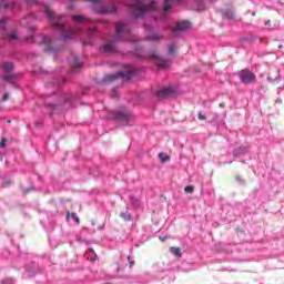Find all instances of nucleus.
<instances>
[{"label":"nucleus","instance_id":"f257e3e1","mask_svg":"<svg viewBox=\"0 0 284 284\" xmlns=\"http://www.w3.org/2000/svg\"><path fill=\"white\" fill-rule=\"evenodd\" d=\"M44 14H47L52 28L60 32L61 41H70L72 39H79V34H85L88 43H92V39L99 34V31L94 27H89L85 29V26H92V21L83 16H73L72 19L77 23V28H69L65 24V17L59 16L50 9V7H43Z\"/></svg>","mask_w":284,"mask_h":284},{"label":"nucleus","instance_id":"f03ea898","mask_svg":"<svg viewBox=\"0 0 284 284\" xmlns=\"http://www.w3.org/2000/svg\"><path fill=\"white\" fill-rule=\"evenodd\" d=\"M74 95L72 93H64L59 91L44 98V105L49 111V114H55L61 110H70L74 108Z\"/></svg>","mask_w":284,"mask_h":284},{"label":"nucleus","instance_id":"7ed1b4c3","mask_svg":"<svg viewBox=\"0 0 284 284\" xmlns=\"http://www.w3.org/2000/svg\"><path fill=\"white\" fill-rule=\"evenodd\" d=\"M6 26H8V17H2L0 19V39L2 43H6V41H9V43H37V34L34 33V28H32V32L29 37L21 38L19 37V33H17V30L8 33Z\"/></svg>","mask_w":284,"mask_h":284},{"label":"nucleus","instance_id":"20e7f679","mask_svg":"<svg viewBox=\"0 0 284 284\" xmlns=\"http://www.w3.org/2000/svg\"><path fill=\"white\" fill-rule=\"evenodd\" d=\"M130 10L134 19H145V12H152V10H156V1L152 0L148 4L142 0H136L135 3L131 4Z\"/></svg>","mask_w":284,"mask_h":284},{"label":"nucleus","instance_id":"39448f33","mask_svg":"<svg viewBox=\"0 0 284 284\" xmlns=\"http://www.w3.org/2000/svg\"><path fill=\"white\" fill-rule=\"evenodd\" d=\"M115 41H126L130 43L136 42L135 38H132V29L130 26L123 22L115 23Z\"/></svg>","mask_w":284,"mask_h":284},{"label":"nucleus","instance_id":"423d86ee","mask_svg":"<svg viewBox=\"0 0 284 284\" xmlns=\"http://www.w3.org/2000/svg\"><path fill=\"white\" fill-rule=\"evenodd\" d=\"M3 72V81L10 83L13 88H19V84L14 82L16 79H20L21 75L19 73H14V63L13 62H3L1 64Z\"/></svg>","mask_w":284,"mask_h":284},{"label":"nucleus","instance_id":"0eeeda50","mask_svg":"<svg viewBox=\"0 0 284 284\" xmlns=\"http://www.w3.org/2000/svg\"><path fill=\"white\" fill-rule=\"evenodd\" d=\"M91 8L99 14H115L116 4L114 1H110L108 4L103 0H91Z\"/></svg>","mask_w":284,"mask_h":284},{"label":"nucleus","instance_id":"6e6552de","mask_svg":"<svg viewBox=\"0 0 284 284\" xmlns=\"http://www.w3.org/2000/svg\"><path fill=\"white\" fill-rule=\"evenodd\" d=\"M42 45H44V52H49V54H57L59 50H61V45L59 42L60 39L52 38L50 36H40Z\"/></svg>","mask_w":284,"mask_h":284},{"label":"nucleus","instance_id":"1a4fd4ad","mask_svg":"<svg viewBox=\"0 0 284 284\" xmlns=\"http://www.w3.org/2000/svg\"><path fill=\"white\" fill-rule=\"evenodd\" d=\"M135 71L133 69L125 71H118L115 73L106 74L102 79L103 84L112 83V81H116V79H122V81H130L132 77H134Z\"/></svg>","mask_w":284,"mask_h":284},{"label":"nucleus","instance_id":"9d476101","mask_svg":"<svg viewBox=\"0 0 284 284\" xmlns=\"http://www.w3.org/2000/svg\"><path fill=\"white\" fill-rule=\"evenodd\" d=\"M111 114L114 121H118L120 125H132V121L134 120L132 112L128 109L115 110Z\"/></svg>","mask_w":284,"mask_h":284},{"label":"nucleus","instance_id":"9b49d317","mask_svg":"<svg viewBox=\"0 0 284 284\" xmlns=\"http://www.w3.org/2000/svg\"><path fill=\"white\" fill-rule=\"evenodd\" d=\"M237 77L244 85H250V83H254L256 81V74H254L250 69H243L237 73Z\"/></svg>","mask_w":284,"mask_h":284},{"label":"nucleus","instance_id":"f8f14e48","mask_svg":"<svg viewBox=\"0 0 284 284\" xmlns=\"http://www.w3.org/2000/svg\"><path fill=\"white\" fill-rule=\"evenodd\" d=\"M173 37H180L181 32H185V30H190V21L183 20L178 21L175 27L171 29Z\"/></svg>","mask_w":284,"mask_h":284},{"label":"nucleus","instance_id":"ddd939ff","mask_svg":"<svg viewBox=\"0 0 284 284\" xmlns=\"http://www.w3.org/2000/svg\"><path fill=\"white\" fill-rule=\"evenodd\" d=\"M151 59L155 61L158 68H160L161 70H166V68H170V65H172V60L163 59L159 57L156 53H153L151 55Z\"/></svg>","mask_w":284,"mask_h":284},{"label":"nucleus","instance_id":"4468645a","mask_svg":"<svg viewBox=\"0 0 284 284\" xmlns=\"http://www.w3.org/2000/svg\"><path fill=\"white\" fill-rule=\"evenodd\" d=\"M100 51L103 54L110 55V54H119V48H116V44L114 42H108L104 43L101 48Z\"/></svg>","mask_w":284,"mask_h":284},{"label":"nucleus","instance_id":"2eb2a0df","mask_svg":"<svg viewBox=\"0 0 284 284\" xmlns=\"http://www.w3.org/2000/svg\"><path fill=\"white\" fill-rule=\"evenodd\" d=\"M63 83H65V77L60 73L52 78V81L47 84V88H55V90H59V88H61Z\"/></svg>","mask_w":284,"mask_h":284},{"label":"nucleus","instance_id":"dca6fc26","mask_svg":"<svg viewBox=\"0 0 284 284\" xmlns=\"http://www.w3.org/2000/svg\"><path fill=\"white\" fill-rule=\"evenodd\" d=\"M68 61L70 65L73 67V72H77V70H80V68H83V61H81V59L74 54H71L68 58Z\"/></svg>","mask_w":284,"mask_h":284},{"label":"nucleus","instance_id":"f3484780","mask_svg":"<svg viewBox=\"0 0 284 284\" xmlns=\"http://www.w3.org/2000/svg\"><path fill=\"white\" fill-rule=\"evenodd\" d=\"M190 9L196 12H203L205 10V0H189Z\"/></svg>","mask_w":284,"mask_h":284},{"label":"nucleus","instance_id":"a211bd4d","mask_svg":"<svg viewBox=\"0 0 284 284\" xmlns=\"http://www.w3.org/2000/svg\"><path fill=\"white\" fill-rule=\"evenodd\" d=\"M174 95V88L168 87L163 88L156 92L158 99H170V97Z\"/></svg>","mask_w":284,"mask_h":284},{"label":"nucleus","instance_id":"6ab92c4d","mask_svg":"<svg viewBox=\"0 0 284 284\" xmlns=\"http://www.w3.org/2000/svg\"><path fill=\"white\" fill-rule=\"evenodd\" d=\"M174 3H178V4L183 3V0H164V2H163V11L165 13L170 12V10H172V6Z\"/></svg>","mask_w":284,"mask_h":284},{"label":"nucleus","instance_id":"aec40b11","mask_svg":"<svg viewBox=\"0 0 284 284\" xmlns=\"http://www.w3.org/2000/svg\"><path fill=\"white\" fill-rule=\"evenodd\" d=\"M250 146L241 145L233 150V156L235 159H239V156L245 155L246 152H248Z\"/></svg>","mask_w":284,"mask_h":284},{"label":"nucleus","instance_id":"412c9836","mask_svg":"<svg viewBox=\"0 0 284 284\" xmlns=\"http://www.w3.org/2000/svg\"><path fill=\"white\" fill-rule=\"evenodd\" d=\"M161 39H163V34L156 33V32H153V33L146 36V41L159 42V41H161Z\"/></svg>","mask_w":284,"mask_h":284},{"label":"nucleus","instance_id":"4be33fe9","mask_svg":"<svg viewBox=\"0 0 284 284\" xmlns=\"http://www.w3.org/2000/svg\"><path fill=\"white\" fill-rule=\"evenodd\" d=\"M1 8H4L6 10H14L17 8V2H6L4 0L0 3Z\"/></svg>","mask_w":284,"mask_h":284},{"label":"nucleus","instance_id":"5701e85b","mask_svg":"<svg viewBox=\"0 0 284 284\" xmlns=\"http://www.w3.org/2000/svg\"><path fill=\"white\" fill-rule=\"evenodd\" d=\"M223 17H225V19H234V12L230 9H226L224 12H223Z\"/></svg>","mask_w":284,"mask_h":284},{"label":"nucleus","instance_id":"b1692460","mask_svg":"<svg viewBox=\"0 0 284 284\" xmlns=\"http://www.w3.org/2000/svg\"><path fill=\"white\" fill-rule=\"evenodd\" d=\"M171 254H174V256H181V248L172 246L170 248Z\"/></svg>","mask_w":284,"mask_h":284},{"label":"nucleus","instance_id":"393cba45","mask_svg":"<svg viewBox=\"0 0 284 284\" xmlns=\"http://www.w3.org/2000/svg\"><path fill=\"white\" fill-rule=\"evenodd\" d=\"M120 216L124 221H132V215H130V213H128V212L121 213Z\"/></svg>","mask_w":284,"mask_h":284},{"label":"nucleus","instance_id":"a878e982","mask_svg":"<svg viewBox=\"0 0 284 284\" xmlns=\"http://www.w3.org/2000/svg\"><path fill=\"white\" fill-rule=\"evenodd\" d=\"M176 52V45L175 44H169V54L172 57Z\"/></svg>","mask_w":284,"mask_h":284},{"label":"nucleus","instance_id":"bb28decb","mask_svg":"<svg viewBox=\"0 0 284 284\" xmlns=\"http://www.w3.org/2000/svg\"><path fill=\"white\" fill-rule=\"evenodd\" d=\"M87 254H91V257H88L90 261H97V254H94V250L90 248Z\"/></svg>","mask_w":284,"mask_h":284},{"label":"nucleus","instance_id":"cd10ccee","mask_svg":"<svg viewBox=\"0 0 284 284\" xmlns=\"http://www.w3.org/2000/svg\"><path fill=\"white\" fill-rule=\"evenodd\" d=\"M159 159L160 161H162V163H165L166 161H169L170 158L165 156L164 153H159Z\"/></svg>","mask_w":284,"mask_h":284},{"label":"nucleus","instance_id":"c85d7f7f","mask_svg":"<svg viewBox=\"0 0 284 284\" xmlns=\"http://www.w3.org/2000/svg\"><path fill=\"white\" fill-rule=\"evenodd\" d=\"M184 192H186V194H192V192H194V186H192V185L185 186Z\"/></svg>","mask_w":284,"mask_h":284},{"label":"nucleus","instance_id":"c756f323","mask_svg":"<svg viewBox=\"0 0 284 284\" xmlns=\"http://www.w3.org/2000/svg\"><path fill=\"white\" fill-rule=\"evenodd\" d=\"M2 284H14V278L7 277V278L2 280Z\"/></svg>","mask_w":284,"mask_h":284},{"label":"nucleus","instance_id":"7c9ffc66","mask_svg":"<svg viewBox=\"0 0 284 284\" xmlns=\"http://www.w3.org/2000/svg\"><path fill=\"white\" fill-rule=\"evenodd\" d=\"M235 181H237V183H240V185H245V180H243V178L240 176V175H237V176L235 178Z\"/></svg>","mask_w":284,"mask_h":284},{"label":"nucleus","instance_id":"2f4dec72","mask_svg":"<svg viewBox=\"0 0 284 284\" xmlns=\"http://www.w3.org/2000/svg\"><path fill=\"white\" fill-rule=\"evenodd\" d=\"M71 217L73 221H75V223H79V216H77V213H71Z\"/></svg>","mask_w":284,"mask_h":284},{"label":"nucleus","instance_id":"473e14b6","mask_svg":"<svg viewBox=\"0 0 284 284\" xmlns=\"http://www.w3.org/2000/svg\"><path fill=\"white\" fill-rule=\"evenodd\" d=\"M128 261H129L130 267H134V260H132V258L130 257V255L128 256Z\"/></svg>","mask_w":284,"mask_h":284},{"label":"nucleus","instance_id":"72a5a7b5","mask_svg":"<svg viewBox=\"0 0 284 284\" xmlns=\"http://www.w3.org/2000/svg\"><path fill=\"white\" fill-rule=\"evenodd\" d=\"M32 3H39V0H27V6H32Z\"/></svg>","mask_w":284,"mask_h":284},{"label":"nucleus","instance_id":"f704fd0d","mask_svg":"<svg viewBox=\"0 0 284 284\" xmlns=\"http://www.w3.org/2000/svg\"><path fill=\"white\" fill-rule=\"evenodd\" d=\"M131 203L134 205V207H139V200L131 199Z\"/></svg>","mask_w":284,"mask_h":284},{"label":"nucleus","instance_id":"c9c22d12","mask_svg":"<svg viewBox=\"0 0 284 284\" xmlns=\"http://www.w3.org/2000/svg\"><path fill=\"white\" fill-rule=\"evenodd\" d=\"M197 119H199L200 121H205V115L200 112L199 115H197Z\"/></svg>","mask_w":284,"mask_h":284},{"label":"nucleus","instance_id":"e433bc0d","mask_svg":"<svg viewBox=\"0 0 284 284\" xmlns=\"http://www.w3.org/2000/svg\"><path fill=\"white\" fill-rule=\"evenodd\" d=\"M0 148L3 149L6 148V139L2 138L1 142H0Z\"/></svg>","mask_w":284,"mask_h":284},{"label":"nucleus","instance_id":"4c0bfd02","mask_svg":"<svg viewBox=\"0 0 284 284\" xmlns=\"http://www.w3.org/2000/svg\"><path fill=\"white\" fill-rule=\"evenodd\" d=\"M8 99H10V95H8V93H4L2 97V101H8Z\"/></svg>","mask_w":284,"mask_h":284},{"label":"nucleus","instance_id":"58836bf2","mask_svg":"<svg viewBox=\"0 0 284 284\" xmlns=\"http://www.w3.org/2000/svg\"><path fill=\"white\" fill-rule=\"evenodd\" d=\"M145 30H149V32H152V30H154V27H152V26H145Z\"/></svg>","mask_w":284,"mask_h":284},{"label":"nucleus","instance_id":"ea45409f","mask_svg":"<svg viewBox=\"0 0 284 284\" xmlns=\"http://www.w3.org/2000/svg\"><path fill=\"white\" fill-rule=\"evenodd\" d=\"M4 185H10V181L4 182Z\"/></svg>","mask_w":284,"mask_h":284},{"label":"nucleus","instance_id":"a19ab883","mask_svg":"<svg viewBox=\"0 0 284 284\" xmlns=\"http://www.w3.org/2000/svg\"><path fill=\"white\" fill-rule=\"evenodd\" d=\"M161 239V241H165V237H160Z\"/></svg>","mask_w":284,"mask_h":284},{"label":"nucleus","instance_id":"79ce46f5","mask_svg":"<svg viewBox=\"0 0 284 284\" xmlns=\"http://www.w3.org/2000/svg\"><path fill=\"white\" fill-rule=\"evenodd\" d=\"M252 14H253V17H255V16H256V12H253Z\"/></svg>","mask_w":284,"mask_h":284},{"label":"nucleus","instance_id":"37998d69","mask_svg":"<svg viewBox=\"0 0 284 284\" xmlns=\"http://www.w3.org/2000/svg\"><path fill=\"white\" fill-rule=\"evenodd\" d=\"M270 24V21L266 22V26Z\"/></svg>","mask_w":284,"mask_h":284}]
</instances>
